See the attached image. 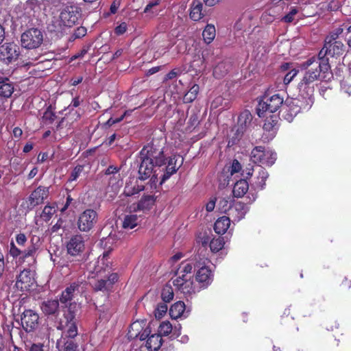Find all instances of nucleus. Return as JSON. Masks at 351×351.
Listing matches in <instances>:
<instances>
[{
	"mask_svg": "<svg viewBox=\"0 0 351 351\" xmlns=\"http://www.w3.org/2000/svg\"><path fill=\"white\" fill-rule=\"evenodd\" d=\"M301 69L304 70V72L298 88L300 96L304 101L303 102L299 99L293 101V105L295 108H291V115H296L302 110L309 109L313 103V95L315 82L323 80L327 77L330 66L326 60L319 62L315 57H312L301 64Z\"/></svg>",
	"mask_w": 351,
	"mask_h": 351,
	"instance_id": "f257e3e1",
	"label": "nucleus"
},
{
	"mask_svg": "<svg viewBox=\"0 0 351 351\" xmlns=\"http://www.w3.org/2000/svg\"><path fill=\"white\" fill-rule=\"evenodd\" d=\"M70 305L60 318L57 328L62 331L60 338L57 341L56 346L59 351H78L77 346L73 339L77 335V326L73 308Z\"/></svg>",
	"mask_w": 351,
	"mask_h": 351,
	"instance_id": "f03ea898",
	"label": "nucleus"
},
{
	"mask_svg": "<svg viewBox=\"0 0 351 351\" xmlns=\"http://www.w3.org/2000/svg\"><path fill=\"white\" fill-rule=\"evenodd\" d=\"M141 159L149 161L155 165V167H162L166 165V158L164 156L162 148L154 145V143L145 145L141 151Z\"/></svg>",
	"mask_w": 351,
	"mask_h": 351,
	"instance_id": "7ed1b4c3",
	"label": "nucleus"
},
{
	"mask_svg": "<svg viewBox=\"0 0 351 351\" xmlns=\"http://www.w3.org/2000/svg\"><path fill=\"white\" fill-rule=\"evenodd\" d=\"M284 99L280 94H275L271 97L265 96L258 103L257 114L259 117H264L276 112L283 104Z\"/></svg>",
	"mask_w": 351,
	"mask_h": 351,
	"instance_id": "20e7f679",
	"label": "nucleus"
},
{
	"mask_svg": "<svg viewBox=\"0 0 351 351\" xmlns=\"http://www.w3.org/2000/svg\"><path fill=\"white\" fill-rule=\"evenodd\" d=\"M250 158L254 163L260 166L271 167L276 160V153L269 147L257 146L252 150Z\"/></svg>",
	"mask_w": 351,
	"mask_h": 351,
	"instance_id": "39448f33",
	"label": "nucleus"
},
{
	"mask_svg": "<svg viewBox=\"0 0 351 351\" xmlns=\"http://www.w3.org/2000/svg\"><path fill=\"white\" fill-rule=\"evenodd\" d=\"M43 41V34L38 28H29L21 36V46L25 49H37L41 45Z\"/></svg>",
	"mask_w": 351,
	"mask_h": 351,
	"instance_id": "423d86ee",
	"label": "nucleus"
},
{
	"mask_svg": "<svg viewBox=\"0 0 351 351\" xmlns=\"http://www.w3.org/2000/svg\"><path fill=\"white\" fill-rule=\"evenodd\" d=\"M80 13L75 6H66L62 10L60 19L57 21L59 27L57 31H64L66 27H73L78 21Z\"/></svg>",
	"mask_w": 351,
	"mask_h": 351,
	"instance_id": "0eeeda50",
	"label": "nucleus"
},
{
	"mask_svg": "<svg viewBox=\"0 0 351 351\" xmlns=\"http://www.w3.org/2000/svg\"><path fill=\"white\" fill-rule=\"evenodd\" d=\"M97 221V213L93 209H86L79 215L77 227L82 232L91 230Z\"/></svg>",
	"mask_w": 351,
	"mask_h": 351,
	"instance_id": "6e6552de",
	"label": "nucleus"
},
{
	"mask_svg": "<svg viewBox=\"0 0 351 351\" xmlns=\"http://www.w3.org/2000/svg\"><path fill=\"white\" fill-rule=\"evenodd\" d=\"M20 54L19 46L14 43H5L0 47V61L9 64L16 61Z\"/></svg>",
	"mask_w": 351,
	"mask_h": 351,
	"instance_id": "1a4fd4ad",
	"label": "nucleus"
},
{
	"mask_svg": "<svg viewBox=\"0 0 351 351\" xmlns=\"http://www.w3.org/2000/svg\"><path fill=\"white\" fill-rule=\"evenodd\" d=\"M266 119L263 125L264 138L267 141L271 140L276 135L278 129V123L279 117L276 114H268L265 116Z\"/></svg>",
	"mask_w": 351,
	"mask_h": 351,
	"instance_id": "9d476101",
	"label": "nucleus"
},
{
	"mask_svg": "<svg viewBox=\"0 0 351 351\" xmlns=\"http://www.w3.org/2000/svg\"><path fill=\"white\" fill-rule=\"evenodd\" d=\"M39 317L32 310H26L21 316V324L27 332L34 330L38 325Z\"/></svg>",
	"mask_w": 351,
	"mask_h": 351,
	"instance_id": "9b49d317",
	"label": "nucleus"
},
{
	"mask_svg": "<svg viewBox=\"0 0 351 351\" xmlns=\"http://www.w3.org/2000/svg\"><path fill=\"white\" fill-rule=\"evenodd\" d=\"M249 208L245 204L237 202L228 208V216L233 222L239 221L244 218Z\"/></svg>",
	"mask_w": 351,
	"mask_h": 351,
	"instance_id": "f8f14e48",
	"label": "nucleus"
},
{
	"mask_svg": "<svg viewBox=\"0 0 351 351\" xmlns=\"http://www.w3.org/2000/svg\"><path fill=\"white\" fill-rule=\"evenodd\" d=\"M67 252L71 256H77L84 249V239L81 234L73 236L66 244Z\"/></svg>",
	"mask_w": 351,
	"mask_h": 351,
	"instance_id": "ddd939ff",
	"label": "nucleus"
},
{
	"mask_svg": "<svg viewBox=\"0 0 351 351\" xmlns=\"http://www.w3.org/2000/svg\"><path fill=\"white\" fill-rule=\"evenodd\" d=\"M154 167H156L155 165L149 163L147 159H141V163L138 169L139 178L141 180H145L152 176L156 178L158 174L156 173V170H154Z\"/></svg>",
	"mask_w": 351,
	"mask_h": 351,
	"instance_id": "4468645a",
	"label": "nucleus"
},
{
	"mask_svg": "<svg viewBox=\"0 0 351 351\" xmlns=\"http://www.w3.org/2000/svg\"><path fill=\"white\" fill-rule=\"evenodd\" d=\"M325 50H328V56L332 57L340 56L344 51V45L340 40L325 38Z\"/></svg>",
	"mask_w": 351,
	"mask_h": 351,
	"instance_id": "2eb2a0df",
	"label": "nucleus"
},
{
	"mask_svg": "<svg viewBox=\"0 0 351 351\" xmlns=\"http://www.w3.org/2000/svg\"><path fill=\"white\" fill-rule=\"evenodd\" d=\"M48 189L39 186L35 189L29 197V201L32 206H35L41 204L48 196Z\"/></svg>",
	"mask_w": 351,
	"mask_h": 351,
	"instance_id": "dca6fc26",
	"label": "nucleus"
},
{
	"mask_svg": "<svg viewBox=\"0 0 351 351\" xmlns=\"http://www.w3.org/2000/svg\"><path fill=\"white\" fill-rule=\"evenodd\" d=\"M17 283L26 285H34L36 283V274L31 269H24L17 276Z\"/></svg>",
	"mask_w": 351,
	"mask_h": 351,
	"instance_id": "f3484780",
	"label": "nucleus"
},
{
	"mask_svg": "<svg viewBox=\"0 0 351 351\" xmlns=\"http://www.w3.org/2000/svg\"><path fill=\"white\" fill-rule=\"evenodd\" d=\"M160 0H154L149 3L144 9L143 12L148 18H153L159 14L162 10V7L160 5Z\"/></svg>",
	"mask_w": 351,
	"mask_h": 351,
	"instance_id": "a211bd4d",
	"label": "nucleus"
},
{
	"mask_svg": "<svg viewBox=\"0 0 351 351\" xmlns=\"http://www.w3.org/2000/svg\"><path fill=\"white\" fill-rule=\"evenodd\" d=\"M97 276L99 283V285H112L119 282V276L116 273L103 276L101 271L97 270Z\"/></svg>",
	"mask_w": 351,
	"mask_h": 351,
	"instance_id": "6ab92c4d",
	"label": "nucleus"
},
{
	"mask_svg": "<svg viewBox=\"0 0 351 351\" xmlns=\"http://www.w3.org/2000/svg\"><path fill=\"white\" fill-rule=\"evenodd\" d=\"M230 219L228 216H223L219 218L215 223L214 230L218 234H223L226 232L227 230L230 225Z\"/></svg>",
	"mask_w": 351,
	"mask_h": 351,
	"instance_id": "aec40b11",
	"label": "nucleus"
},
{
	"mask_svg": "<svg viewBox=\"0 0 351 351\" xmlns=\"http://www.w3.org/2000/svg\"><path fill=\"white\" fill-rule=\"evenodd\" d=\"M202 3L198 0H194L191 6L190 17L195 21H199L203 16Z\"/></svg>",
	"mask_w": 351,
	"mask_h": 351,
	"instance_id": "412c9836",
	"label": "nucleus"
},
{
	"mask_svg": "<svg viewBox=\"0 0 351 351\" xmlns=\"http://www.w3.org/2000/svg\"><path fill=\"white\" fill-rule=\"evenodd\" d=\"M136 180L134 178H130L129 181L126 182L124 193L127 196H131L144 189L143 185L136 184Z\"/></svg>",
	"mask_w": 351,
	"mask_h": 351,
	"instance_id": "4be33fe9",
	"label": "nucleus"
},
{
	"mask_svg": "<svg viewBox=\"0 0 351 351\" xmlns=\"http://www.w3.org/2000/svg\"><path fill=\"white\" fill-rule=\"evenodd\" d=\"M162 337L158 334L150 335L147 339L145 346L149 351H157L162 346Z\"/></svg>",
	"mask_w": 351,
	"mask_h": 351,
	"instance_id": "5701e85b",
	"label": "nucleus"
},
{
	"mask_svg": "<svg viewBox=\"0 0 351 351\" xmlns=\"http://www.w3.org/2000/svg\"><path fill=\"white\" fill-rule=\"evenodd\" d=\"M14 91V87L7 77H0V96L9 97Z\"/></svg>",
	"mask_w": 351,
	"mask_h": 351,
	"instance_id": "b1692460",
	"label": "nucleus"
},
{
	"mask_svg": "<svg viewBox=\"0 0 351 351\" xmlns=\"http://www.w3.org/2000/svg\"><path fill=\"white\" fill-rule=\"evenodd\" d=\"M212 278V271L207 267H200L196 274V280L199 282L211 283Z\"/></svg>",
	"mask_w": 351,
	"mask_h": 351,
	"instance_id": "393cba45",
	"label": "nucleus"
},
{
	"mask_svg": "<svg viewBox=\"0 0 351 351\" xmlns=\"http://www.w3.org/2000/svg\"><path fill=\"white\" fill-rule=\"evenodd\" d=\"M59 308V302L56 300L43 302L41 309L45 315H54Z\"/></svg>",
	"mask_w": 351,
	"mask_h": 351,
	"instance_id": "a878e982",
	"label": "nucleus"
},
{
	"mask_svg": "<svg viewBox=\"0 0 351 351\" xmlns=\"http://www.w3.org/2000/svg\"><path fill=\"white\" fill-rule=\"evenodd\" d=\"M248 189V182L245 180H240L235 183L232 193L235 197H241L247 192Z\"/></svg>",
	"mask_w": 351,
	"mask_h": 351,
	"instance_id": "bb28decb",
	"label": "nucleus"
},
{
	"mask_svg": "<svg viewBox=\"0 0 351 351\" xmlns=\"http://www.w3.org/2000/svg\"><path fill=\"white\" fill-rule=\"evenodd\" d=\"M252 117L249 110L243 111L238 119V124L239 128L238 130H240L241 132L246 128L247 125H249L251 123Z\"/></svg>",
	"mask_w": 351,
	"mask_h": 351,
	"instance_id": "cd10ccee",
	"label": "nucleus"
},
{
	"mask_svg": "<svg viewBox=\"0 0 351 351\" xmlns=\"http://www.w3.org/2000/svg\"><path fill=\"white\" fill-rule=\"evenodd\" d=\"M185 310V304L179 301L173 304L169 309V315L172 319H176L180 317Z\"/></svg>",
	"mask_w": 351,
	"mask_h": 351,
	"instance_id": "c85d7f7f",
	"label": "nucleus"
},
{
	"mask_svg": "<svg viewBox=\"0 0 351 351\" xmlns=\"http://www.w3.org/2000/svg\"><path fill=\"white\" fill-rule=\"evenodd\" d=\"M269 177L268 172L261 166L258 167V176L255 182L256 188L263 189L265 186V181Z\"/></svg>",
	"mask_w": 351,
	"mask_h": 351,
	"instance_id": "c756f323",
	"label": "nucleus"
},
{
	"mask_svg": "<svg viewBox=\"0 0 351 351\" xmlns=\"http://www.w3.org/2000/svg\"><path fill=\"white\" fill-rule=\"evenodd\" d=\"M24 10L29 16H35L40 10V4L38 0H28L25 3Z\"/></svg>",
	"mask_w": 351,
	"mask_h": 351,
	"instance_id": "7c9ffc66",
	"label": "nucleus"
},
{
	"mask_svg": "<svg viewBox=\"0 0 351 351\" xmlns=\"http://www.w3.org/2000/svg\"><path fill=\"white\" fill-rule=\"evenodd\" d=\"M178 168L176 166V160L175 158H170L168 160V165L165 167V171L164 172L162 180H161V184L165 182L167 180H168L170 176L175 173L177 171Z\"/></svg>",
	"mask_w": 351,
	"mask_h": 351,
	"instance_id": "2f4dec72",
	"label": "nucleus"
},
{
	"mask_svg": "<svg viewBox=\"0 0 351 351\" xmlns=\"http://www.w3.org/2000/svg\"><path fill=\"white\" fill-rule=\"evenodd\" d=\"M216 36L215 27L213 25L208 24L202 32L204 41L210 44L215 39Z\"/></svg>",
	"mask_w": 351,
	"mask_h": 351,
	"instance_id": "473e14b6",
	"label": "nucleus"
},
{
	"mask_svg": "<svg viewBox=\"0 0 351 351\" xmlns=\"http://www.w3.org/2000/svg\"><path fill=\"white\" fill-rule=\"evenodd\" d=\"M143 322L136 321L133 322L129 328L128 336L129 339H136L143 329Z\"/></svg>",
	"mask_w": 351,
	"mask_h": 351,
	"instance_id": "72a5a7b5",
	"label": "nucleus"
},
{
	"mask_svg": "<svg viewBox=\"0 0 351 351\" xmlns=\"http://www.w3.org/2000/svg\"><path fill=\"white\" fill-rule=\"evenodd\" d=\"M186 275L176 271L171 277L170 282H171L172 285H184L191 280Z\"/></svg>",
	"mask_w": 351,
	"mask_h": 351,
	"instance_id": "f704fd0d",
	"label": "nucleus"
},
{
	"mask_svg": "<svg viewBox=\"0 0 351 351\" xmlns=\"http://www.w3.org/2000/svg\"><path fill=\"white\" fill-rule=\"evenodd\" d=\"M152 200L149 197L141 199L138 204H134L130 206V211L145 210L149 208Z\"/></svg>",
	"mask_w": 351,
	"mask_h": 351,
	"instance_id": "c9c22d12",
	"label": "nucleus"
},
{
	"mask_svg": "<svg viewBox=\"0 0 351 351\" xmlns=\"http://www.w3.org/2000/svg\"><path fill=\"white\" fill-rule=\"evenodd\" d=\"M138 219L136 215H125L123 221V227L125 229H132L138 225Z\"/></svg>",
	"mask_w": 351,
	"mask_h": 351,
	"instance_id": "e433bc0d",
	"label": "nucleus"
},
{
	"mask_svg": "<svg viewBox=\"0 0 351 351\" xmlns=\"http://www.w3.org/2000/svg\"><path fill=\"white\" fill-rule=\"evenodd\" d=\"M109 185L114 191L119 190L123 185V178L121 174H114L109 179Z\"/></svg>",
	"mask_w": 351,
	"mask_h": 351,
	"instance_id": "4c0bfd02",
	"label": "nucleus"
},
{
	"mask_svg": "<svg viewBox=\"0 0 351 351\" xmlns=\"http://www.w3.org/2000/svg\"><path fill=\"white\" fill-rule=\"evenodd\" d=\"M228 65L224 62L218 64L213 69V75L216 78H221L228 72Z\"/></svg>",
	"mask_w": 351,
	"mask_h": 351,
	"instance_id": "58836bf2",
	"label": "nucleus"
},
{
	"mask_svg": "<svg viewBox=\"0 0 351 351\" xmlns=\"http://www.w3.org/2000/svg\"><path fill=\"white\" fill-rule=\"evenodd\" d=\"M173 331V326L170 322L164 321L158 327V335L160 336H168Z\"/></svg>",
	"mask_w": 351,
	"mask_h": 351,
	"instance_id": "ea45409f",
	"label": "nucleus"
},
{
	"mask_svg": "<svg viewBox=\"0 0 351 351\" xmlns=\"http://www.w3.org/2000/svg\"><path fill=\"white\" fill-rule=\"evenodd\" d=\"M199 88L197 84H194L190 90L185 94L184 100L185 102H192L194 101L197 95Z\"/></svg>",
	"mask_w": 351,
	"mask_h": 351,
	"instance_id": "a19ab883",
	"label": "nucleus"
},
{
	"mask_svg": "<svg viewBox=\"0 0 351 351\" xmlns=\"http://www.w3.org/2000/svg\"><path fill=\"white\" fill-rule=\"evenodd\" d=\"M193 267V266L191 263L187 262V261H184L180 265L177 271H180V273L187 274L186 275L187 277L192 278Z\"/></svg>",
	"mask_w": 351,
	"mask_h": 351,
	"instance_id": "79ce46f5",
	"label": "nucleus"
},
{
	"mask_svg": "<svg viewBox=\"0 0 351 351\" xmlns=\"http://www.w3.org/2000/svg\"><path fill=\"white\" fill-rule=\"evenodd\" d=\"M56 206H45V208L42 212L41 217L43 220L47 221L52 217V216L56 213Z\"/></svg>",
	"mask_w": 351,
	"mask_h": 351,
	"instance_id": "37998d69",
	"label": "nucleus"
},
{
	"mask_svg": "<svg viewBox=\"0 0 351 351\" xmlns=\"http://www.w3.org/2000/svg\"><path fill=\"white\" fill-rule=\"evenodd\" d=\"M319 5L322 10L336 11L339 8L340 3L338 0H330L327 4L323 3Z\"/></svg>",
	"mask_w": 351,
	"mask_h": 351,
	"instance_id": "c03bdc74",
	"label": "nucleus"
},
{
	"mask_svg": "<svg viewBox=\"0 0 351 351\" xmlns=\"http://www.w3.org/2000/svg\"><path fill=\"white\" fill-rule=\"evenodd\" d=\"M224 241L223 238L218 237L213 239L210 242V247L212 252H217L223 247Z\"/></svg>",
	"mask_w": 351,
	"mask_h": 351,
	"instance_id": "a18cd8bd",
	"label": "nucleus"
},
{
	"mask_svg": "<svg viewBox=\"0 0 351 351\" xmlns=\"http://www.w3.org/2000/svg\"><path fill=\"white\" fill-rule=\"evenodd\" d=\"M173 295L171 287H165L162 291L161 298L165 302H170L173 298Z\"/></svg>",
	"mask_w": 351,
	"mask_h": 351,
	"instance_id": "49530a36",
	"label": "nucleus"
},
{
	"mask_svg": "<svg viewBox=\"0 0 351 351\" xmlns=\"http://www.w3.org/2000/svg\"><path fill=\"white\" fill-rule=\"evenodd\" d=\"M75 291V287H67L64 291L62 292L60 300L62 302H66L71 300L72 294Z\"/></svg>",
	"mask_w": 351,
	"mask_h": 351,
	"instance_id": "de8ad7c7",
	"label": "nucleus"
},
{
	"mask_svg": "<svg viewBox=\"0 0 351 351\" xmlns=\"http://www.w3.org/2000/svg\"><path fill=\"white\" fill-rule=\"evenodd\" d=\"M37 250L38 247L34 243H32L27 249L22 251V258L25 259L29 256H34Z\"/></svg>",
	"mask_w": 351,
	"mask_h": 351,
	"instance_id": "09e8293b",
	"label": "nucleus"
},
{
	"mask_svg": "<svg viewBox=\"0 0 351 351\" xmlns=\"http://www.w3.org/2000/svg\"><path fill=\"white\" fill-rule=\"evenodd\" d=\"M84 167L82 165H77L76 166L73 170L72 171L70 178L69 179V182H73L76 180L79 176L81 175L82 172L83 171Z\"/></svg>",
	"mask_w": 351,
	"mask_h": 351,
	"instance_id": "8fccbe9b",
	"label": "nucleus"
},
{
	"mask_svg": "<svg viewBox=\"0 0 351 351\" xmlns=\"http://www.w3.org/2000/svg\"><path fill=\"white\" fill-rule=\"evenodd\" d=\"M86 34V29L84 27H78L70 38V40H74L76 38H80Z\"/></svg>",
	"mask_w": 351,
	"mask_h": 351,
	"instance_id": "3c124183",
	"label": "nucleus"
},
{
	"mask_svg": "<svg viewBox=\"0 0 351 351\" xmlns=\"http://www.w3.org/2000/svg\"><path fill=\"white\" fill-rule=\"evenodd\" d=\"M298 12V10L297 8H292L289 12L281 19V21L285 23H291L293 21L294 16Z\"/></svg>",
	"mask_w": 351,
	"mask_h": 351,
	"instance_id": "603ef678",
	"label": "nucleus"
},
{
	"mask_svg": "<svg viewBox=\"0 0 351 351\" xmlns=\"http://www.w3.org/2000/svg\"><path fill=\"white\" fill-rule=\"evenodd\" d=\"M167 311V304H160L158 306V307L156 310L155 316L156 318L160 319L166 313Z\"/></svg>",
	"mask_w": 351,
	"mask_h": 351,
	"instance_id": "864d4df0",
	"label": "nucleus"
},
{
	"mask_svg": "<svg viewBox=\"0 0 351 351\" xmlns=\"http://www.w3.org/2000/svg\"><path fill=\"white\" fill-rule=\"evenodd\" d=\"M343 28L341 27H337L333 31H332L329 35H328L326 38V39H330V40H337L339 36L343 33Z\"/></svg>",
	"mask_w": 351,
	"mask_h": 351,
	"instance_id": "5fc2aeb1",
	"label": "nucleus"
},
{
	"mask_svg": "<svg viewBox=\"0 0 351 351\" xmlns=\"http://www.w3.org/2000/svg\"><path fill=\"white\" fill-rule=\"evenodd\" d=\"M27 351H45V346L43 343H30L26 345Z\"/></svg>",
	"mask_w": 351,
	"mask_h": 351,
	"instance_id": "6e6d98bb",
	"label": "nucleus"
},
{
	"mask_svg": "<svg viewBox=\"0 0 351 351\" xmlns=\"http://www.w3.org/2000/svg\"><path fill=\"white\" fill-rule=\"evenodd\" d=\"M298 70L291 69L288 73H287L284 77V83L285 84H289L292 80L298 74Z\"/></svg>",
	"mask_w": 351,
	"mask_h": 351,
	"instance_id": "4d7b16f0",
	"label": "nucleus"
},
{
	"mask_svg": "<svg viewBox=\"0 0 351 351\" xmlns=\"http://www.w3.org/2000/svg\"><path fill=\"white\" fill-rule=\"evenodd\" d=\"M241 170V165L237 160H234L230 167V174L233 175L236 173H239Z\"/></svg>",
	"mask_w": 351,
	"mask_h": 351,
	"instance_id": "13d9d810",
	"label": "nucleus"
},
{
	"mask_svg": "<svg viewBox=\"0 0 351 351\" xmlns=\"http://www.w3.org/2000/svg\"><path fill=\"white\" fill-rule=\"evenodd\" d=\"M328 55V50H325V45H324L323 48L321 49V51L319 52L318 57L315 58V60L319 62H324V60L326 61L327 63H328V59L326 58V56Z\"/></svg>",
	"mask_w": 351,
	"mask_h": 351,
	"instance_id": "bf43d9fd",
	"label": "nucleus"
},
{
	"mask_svg": "<svg viewBox=\"0 0 351 351\" xmlns=\"http://www.w3.org/2000/svg\"><path fill=\"white\" fill-rule=\"evenodd\" d=\"M232 205L230 204L228 200L226 199H222L219 202V207L221 212L226 213L228 214V210L230 206Z\"/></svg>",
	"mask_w": 351,
	"mask_h": 351,
	"instance_id": "052dcab7",
	"label": "nucleus"
},
{
	"mask_svg": "<svg viewBox=\"0 0 351 351\" xmlns=\"http://www.w3.org/2000/svg\"><path fill=\"white\" fill-rule=\"evenodd\" d=\"M128 114V112L125 111L124 112V114L123 115H121L119 118H116V119H114L112 117L110 118L107 121L106 125H108V126H111L114 123L120 122L121 121H122L124 119L125 116H126Z\"/></svg>",
	"mask_w": 351,
	"mask_h": 351,
	"instance_id": "680f3d73",
	"label": "nucleus"
},
{
	"mask_svg": "<svg viewBox=\"0 0 351 351\" xmlns=\"http://www.w3.org/2000/svg\"><path fill=\"white\" fill-rule=\"evenodd\" d=\"M60 272L63 276H67L70 275L71 274V265L67 264L61 266Z\"/></svg>",
	"mask_w": 351,
	"mask_h": 351,
	"instance_id": "e2e57ef3",
	"label": "nucleus"
},
{
	"mask_svg": "<svg viewBox=\"0 0 351 351\" xmlns=\"http://www.w3.org/2000/svg\"><path fill=\"white\" fill-rule=\"evenodd\" d=\"M10 254L13 257H17L19 256H22V251H21L19 249H18L14 243H11L10 245Z\"/></svg>",
	"mask_w": 351,
	"mask_h": 351,
	"instance_id": "0e129e2a",
	"label": "nucleus"
},
{
	"mask_svg": "<svg viewBox=\"0 0 351 351\" xmlns=\"http://www.w3.org/2000/svg\"><path fill=\"white\" fill-rule=\"evenodd\" d=\"M150 332L151 330L148 327L145 328H143V330L140 332L139 335H138L137 338L141 341L145 340L147 338L148 339V337L150 336Z\"/></svg>",
	"mask_w": 351,
	"mask_h": 351,
	"instance_id": "69168bd1",
	"label": "nucleus"
},
{
	"mask_svg": "<svg viewBox=\"0 0 351 351\" xmlns=\"http://www.w3.org/2000/svg\"><path fill=\"white\" fill-rule=\"evenodd\" d=\"M127 30V24L124 22L121 23L119 25H118L115 29V34L117 35H121L124 34Z\"/></svg>",
	"mask_w": 351,
	"mask_h": 351,
	"instance_id": "338daca9",
	"label": "nucleus"
},
{
	"mask_svg": "<svg viewBox=\"0 0 351 351\" xmlns=\"http://www.w3.org/2000/svg\"><path fill=\"white\" fill-rule=\"evenodd\" d=\"M16 241L19 245H24L27 241V237L23 233H19L16 237Z\"/></svg>",
	"mask_w": 351,
	"mask_h": 351,
	"instance_id": "774afa93",
	"label": "nucleus"
}]
</instances>
